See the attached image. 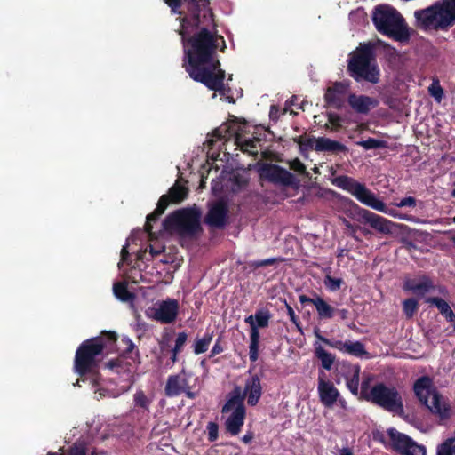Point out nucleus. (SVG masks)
Returning <instances> with one entry per match:
<instances>
[{
  "label": "nucleus",
  "mask_w": 455,
  "mask_h": 455,
  "mask_svg": "<svg viewBox=\"0 0 455 455\" xmlns=\"http://www.w3.org/2000/svg\"><path fill=\"white\" fill-rule=\"evenodd\" d=\"M173 12L181 13L186 8L189 15L182 19L180 34L182 36L185 55L188 60L186 71L195 81L210 90H224L225 72L220 69L216 51L223 37L217 36L212 13L206 0H165Z\"/></svg>",
  "instance_id": "nucleus-1"
},
{
  "label": "nucleus",
  "mask_w": 455,
  "mask_h": 455,
  "mask_svg": "<svg viewBox=\"0 0 455 455\" xmlns=\"http://www.w3.org/2000/svg\"><path fill=\"white\" fill-rule=\"evenodd\" d=\"M416 26L425 30H447L455 24V0H441L414 12Z\"/></svg>",
  "instance_id": "nucleus-2"
},
{
  "label": "nucleus",
  "mask_w": 455,
  "mask_h": 455,
  "mask_svg": "<svg viewBox=\"0 0 455 455\" xmlns=\"http://www.w3.org/2000/svg\"><path fill=\"white\" fill-rule=\"evenodd\" d=\"M372 21L376 29L396 41L409 39V32L405 20L398 11L390 5H379L372 13Z\"/></svg>",
  "instance_id": "nucleus-3"
},
{
  "label": "nucleus",
  "mask_w": 455,
  "mask_h": 455,
  "mask_svg": "<svg viewBox=\"0 0 455 455\" xmlns=\"http://www.w3.org/2000/svg\"><path fill=\"white\" fill-rule=\"evenodd\" d=\"M332 184L347 191L361 204L382 213L396 217L394 210H390L387 204L379 199L364 184L357 181L352 177L340 175L332 180Z\"/></svg>",
  "instance_id": "nucleus-4"
},
{
  "label": "nucleus",
  "mask_w": 455,
  "mask_h": 455,
  "mask_svg": "<svg viewBox=\"0 0 455 455\" xmlns=\"http://www.w3.org/2000/svg\"><path fill=\"white\" fill-rule=\"evenodd\" d=\"M347 68L351 76L356 81L363 79L376 84L379 79V70L377 68L371 44H361L351 56Z\"/></svg>",
  "instance_id": "nucleus-5"
},
{
  "label": "nucleus",
  "mask_w": 455,
  "mask_h": 455,
  "mask_svg": "<svg viewBox=\"0 0 455 455\" xmlns=\"http://www.w3.org/2000/svg\"><path fill=\"white\" fill-rule=\"evenodd\" d=\"M416 396L432 413L445 419L451 417V408L447 400L435 388L429 377L423 376L417 379L413 387Z\"/></svg>",
  "instance_id": "nucleus-6"
},
{
  "label": "nucleus",
  "mask_w": 455,
  "mask_h": 455,
  "mask_svg": "<svg viewBox=\"0 0 455 455\" xmlns=\"http://www.w3.org/2000/svg\"><path fill=\"white\" fill-rule=\"evenodd\" d=\"M164 228L181 237H192L200 230L199 215L192 210H180L169 215L163 222Z\"/></svg>",
  "instance_id": "nucleus-7"
},
{
  "label": "nucleus",
  "mask_w": 455,
  "mask_h": 455,
  "mask_svg": "<svg viewBox=\"0 0 455 455\" xmlns=\"http://www.w3.org/2000/svg\"><path fill=\"white\" fill-rule=\"evenodd\" d=\"M369 402L389 412L398 415L403 414L402 396L394 387H388L383 383L376 384L370 390Z\"/></svg>",
  "instance_id": "nucleus-8"
},
{
  "label": "nucleus",
  "mask_w": 455,
  "mask_h": 455,
  "mask_svg": "<svg viewBox=\"0 0 455 455\" xmlns=\"http://www.w3.org/2000/svg\"><path fill=\"white\" fill-rule=\"evenodd\" d=\"M104 347L101 339L84 341L78 347L75 357V370L79 375L92 371L96 366V356L100 355Z\"/></svg>",
  "instance_id": "nucleus-9"
},
{
  "label": "nucleus",
  "mask_w": 455,
  "mask_h": 455,
  "mask_svg": "<svg viewBox=\"0 0 455 455\" xmlns=\"http://www.w3.org/2000/svg\"><path fill=\"white\" fill-rule=\"evenodd\" d=\"M235 395L228 400L222 408V413L228 414L225 420L226 430L232 435H237L245 419V407L240 397V387H236Z\"/></svg>",
  "instance_id": "nucleus-10"
},
{
  "label": "nucleus",
  "mask_w": 455,
  "mask_h": 455,
  "mask_svg": "<svg viewBox=\"0 0 455 455\" xmlns=\"http://www.w3.org/2000/svg\"><path fill=\"white\" fill-rule=\"evenodd\" d=\"M271 315L267 310H258L254 315H251L244 320L250 325L249 357L251 362H256L259 357V328L267 327Z\"/></svg>",
  "instance_id": "nucleus-11"
},
{
  "label": "nucleus",
  "mask_w": 455,
  "mask_h": 455,
  "mask_svg": "<svg viewBox=\"0 0 455 455\" xmlns=\"http://www.w3.org/2000/svg\"><path fill=\"white\" fill-rule=\"evenodd\" d=\"M187 194L188 188L183 185L176 183L170 188L168 195H164L160 197L156 209L148 215L145 224V230L151 238L154 235L151 222L156 220L157 218L164 212L170 201L172 203H180L187 197Z\"/></svg>",
  "instance_id": "nucleus-12"
},
{
  "label": "nucleus",
  "mask_w": 455,
  "mask_h": 455,
  "mask_svg": "<svg viewBox=\"0 0 455 455\" xmlns=\"http://www.w3.org/2000/svg\"><path fill=\"white\" fill-rule=\"evenodd\" d=\"M388 443L395 451L403 455H426V449L417 444L408 435L397 431L395 428L387 430Z\"/></svg>",
  "instance_id": "nucleus-13"
},
{
  "label": "nucleus",
  "mask_w": 455,
  "mask_h": 455,
  "mask_svg": "<svg viewBox=\"0 0 455 455\" xmlns=\"http://www.w3.org/2000/svg\"><path fill=\"white\" fill-rule=\"evenodd\" d=\"M179 303L174 299L156 302L147 309V315L162 323H171L177 318Z\"/></svg>",
  "instance_id": "nucleus-14"
},
{
  "label": "nucleus",
  "mask_w": 455,
  "mask_h": 455,
  "mask_svg": "<svg viewBox=\"0 0 455 455\" xmlns=\"http://www.w3.org/2000/svg\"><path fill=\"white\" fill-rule=\"evenodd\" d=\"M259 172L261 178L274 183L291 185L294 180V177L290 172L275 164H264Z\"/></svg>",
  "instance_id": "nucleus-15"
},
{
  "label": "nucleus",
  "mask_w": 455,
  "mask_h": 455,
  "mask_svg": "<svg viewBox=\"0 0 455 455\" xmlns=\"http://www.w3.org/2000/svg\"><path fill=\"white\" fill-rule=\"evenodd\" d=\"M347 91V85L344 83L336 82L329 86L324 94L326 105L340 109L344 106Z\"/></svg>",
  "instance_id": "nucleus-16"
},
{
  "label": "nucleus",
  "mask_w": 455,
  "mask_h": 455,
  "mask_svg": "<svg viewBox=\"0 0 455 455\" xmlns=\"http://www.w3.org/2000/svg\"><path fill=\"white\" fill-rule=\"evenodd\" d=\"M317 391L321 403L328 408H331L334 405L340 395L331 381L326 380L321 376L318 378Z\"/></svg>",
  "instance_id": "nucleus-17"
},
{
  "label": "nucleus",
  "mask_w": 455,
  "mask_h": 455,
  "mask_svg": "<svg viewBox=\"0 0 455 455\" xmlns=\"http://www.w3.org/2000/svg\"><path fill=\"white\" fill-rule=\"evenodd\" d=\"M339 373L344 376L348 390L354 395H359L360 367L356 364L343 363L339 366Z\"/></svg>",
  "instance_id": "nucleus-18"
},
{
  "label": "nucleus",
  "mask_w": 455,
  "mask_h": 455,
  "mask_svg": "<svg viewBox=\"0 0 455 455\" xmlns=\"http://www.w3.org/2000/svg\"><path fill=\"white\" fill-rule=\"evenodd\" d=\"M347 102L353 110L358 114L367 115L379 105V100L366 95L350 94Z\"/></svg>",
  "instance_id": "nucleus-19"
},
{
  "label": "nucleus",
  "mask_w": 455,
  "mask_h": 455,
  "mask_svg": "<svg viewBox=\"0 0 455 455\" xmlns=\"http://www.w3.org/2000/svg\"><path fill=\"white\" fill-rule=\"evenodd\" d=\"M262 395V387L260 379L257 375H253L247 379L244 386V390L240 397L247 396V403L251 406H254L258 403Z\"/></svg>",
  "instance_id": "nucleus-20"
},
{
  "label": "nucleus",
  "mask_w": 455,
  "mask_h": 455,
  "mask_svg": "<svg viewBox=\"0 0 455 455\" xmlns=\"http://www.w3.org/2000/svg\"><path fill=\"white\" fill-rule=\"evenodd\" d=\"M188 382L184 371L168 377L164 387L165 395L169 397L178 396L188 387Z\"/></svg>",
  "instance_id": "nucleus-21"
},
{
  "label": "nucleus",
  "mask_w": 455,
  "mask_h": 455,
  "mask_svg": "<svg viewBox=\"0 0 455 455\" xmlns=\"http://www.w3.org/2000/svg\"><path fill=\"white\" fill-rule=\"evenodd\" d=\"M366 214L367 217L363 222L368 223L372 228L381 234H392L395 231V228L397 227L396 223L374 212H369Z\"/></svg>",
  "instance_id": "nucleus-22"
},
{
  "label": "nucleus",
  "mask_w": 455,
  "mask_h": 455,
  "mask_svg": "<svg viewBox=\"0 0 455 455\" xmlns=\"http://www.w3.org/2000/svg\"><path fill=\"white\" fill-rule=\"evenodd\" d=\"M228 208L222 202L212 205L206 216V222L215 228H223L226 224Z\"/></svg>",
  "instance_id": "nucleus-23"
},
{
  "label": "nucleus",
  "mask_w": 455,
  "mask_h": 455,
  "mask_svg": "<svg viewBox=\"0 0 455 455\" xmlns=\"http://www.w3.org/2000/svg\"><path fill=\"white\" fill-rule=\"evenodd\" d=\"M434 288L430 279L423 276L419 279H411L405 282L404 289L411 291L413 294L423 296Z\"/></svg>",
  "instance_id": "nucleus-24"
},
{
  "label": "nucleus",
  "mask_w": 455,
  "mask_h": 455,
  "mask_svg": "<svg viewBox=\"0 0 455 455\" xmlns=\"http://www.w3.org/2000/svg\"><path fill=\"white\" fill-rule=\"evenodd\" d=\"M342 204L344 207V212L350 218L357 221H364L367 217L366 213H369V210L360 207L353 200L347 197H342Z\"/></svg>",
  "instance_id": "nucleus-25"
},
{
  "label": "nucleus",
  "mask_w": 455,
  "mask_h": 455,
  "mask_svg": "<svg viewBox=\"0 0 455 455\" xmlns=\"http://www.w3.org/2000/svg\"><path fill=\"white\" fill-rule=\"evenodd\" d=\"M333 345L334 348L355 356H363L367 354L364 346L360 341L343 342L341 340H336Z\"/></svg>",
  "instance_id": "nucleus-26"
},
{
  "label": "nucleus",
  "mask_w": 455,
  "mask_h": 455,
  "mask_svg": "<svg viewBox=\"0 0 455 455\" xmlns=\"http://www.w3.org/2000/svg\"><path fill=\"white\" fill-rule=\"evenodd\" d=\"M347 150V147L339 141L332 140L325 137L317 138L315 151L338 153L345 152Z\"/></svg>",
  "instance_id": "nucleus-27"
},
{
  "label": "nucleus",
  "mask_w": 455,
  "mask_h": 455,
  "mask_svg": "<svg viewBox=\"0 0 455 455\" xmlns=\"http://www.w3.org/2000/svg\"><path fill=\"white\" fill-rule=\"evenodd\" d=\"M314 306L319 319H331L335 315L336 309L318 295L314 298Z\"/></svg>",
  "instance_id": "nucleus-28"
},
{
  "label": "nucleus",
  "mask_w": 455,
  "mask_h": 455,
  "mask_svg": "<svg viewBox=\"0 0 455 455\" xmlns=\"http://www.w3.org/2000/svg\"><path fill=\"white\" fill-rule=\"evenodd\" d=\"M235 144L243 152H248L249 154L251 155L258 154V145L259 144V140L256 138L246 139L241 134H237L235 136Z\"/></svg>",
  "instance_id": "nucleus-29"
},
{
  "label": "nucleus",
  "mask_w": 455,
  "mask_h": 455,
  "mask_svg": "<svg viewBox=\"0 0 455 455\" xmlns=\"http://www.w3.org/2000/svg\"><path fill=\"white\" fill-rule=\"evenodd\" d=\"M427 303L435 305L439 312L443 315L447 321L453 322L455 320V315L451 310L449 304L443 299L433 297L427 299Z\"/></svg>",
  "instance_id": "nucleus-30"
},
{
  "label": "nucleus",
  "mask_w": 455,
  "mask_h": 455,
  "mask_svg": "<svg viewBox=\"0 0 455 455\" xmlns=\"http://www.w3.org/2000/svg\"><path fill=\"white\" fill-rule=\"evenodd\" d=\"M315 356L321 361L322 366L325 370H331L334 363L335 356L327 352L321 345H315Z\"/></svg>",
  "instance_id": "nucleus-31"
},
{
  "label": "nucleus",
  "mask_w": 455,
  "mask_h": 455,
  "mask_svg": "<svg viewBox=\"0 0 455 455\" xmlns=\"http://www.w3.org/2000/svg\"><path fill=\"white\" fill-rule=\"evenodd\" d=\"M115 296L123 302H132L134 299V295L127 289V284L124 283H116L113 286Z\"/></svg>",
  "instance_id": "nucleus-32"
},
{
  "label": "nucleus",
  "mask_w": 455,
  "mask_h": 455,
  "mask_svg": "<svg viewBox=\"0 0 455 455\" xmlns=\"http://www.w3.org/2000/svg\"><path fill=\"white\" fill-rule=\"evenodd\" d=\"M212 338V332H206L203 338L196 339L194 344V353L199 355L207 351Z\"/></svg>",
  "instance_id": "nucleus-33"
},
{
  "label": "nucleus",
  "mask_w": 455,
  "mask_h": 455,
  "mask_svg": "<svg viewBox=\"0 0 455 455\" xmlns=\"http://www.w3.org/2000/svg\"><path fill=\"white\" fill-rule=\"evenodd\" d=\"M134 403L144 410H148L151 403V399L147 397L142 391H137L134 394Z\"/></svg>",
  "instance_id": "nucleus-34"
},
{
  "label": "nucleus",
  "mask_w": 455,
  "mask_h": 455,
  "mask_svg": "<svg viewBox=\"0 0 455 455\" xmlns=\"http://www.w3.org/2000/svg\"><path fill=\"white\" fill-rule=\"evenodd\" d=\"M341 126V117L335 113H328V122L325 124L327 129L338 131Z\"/></svg>",
  "instance_id": "nucleus-35"
},
{
  "label": "nucleus",
  "mask_w": 455,
  "mask_h": 455,
  "mask_svg": "<svg viewBox=\"0 0 455 455\" xmlns=\"http://www.w3.org/2000/svg\"><path fill=\"white\" fill-rule=\"evenodd\" d=\"M47 455H86L85 448L83 444L76 443L67 452L56 453L49 452Z\"/></svg>",
  "instance_id": "nucleus-36"
},
{
  "label": "nucleus",
  "mask_w": 455,
  "mask_h": 455,
  "mask_svg": "<svg viewBox=\"0 0 455 455\" xmlns=\"http://www.w3.org/2000/svg\"><path fill=\"white\" fill-rule=\"evenodd\" d=\"M418 309V302L414 299L403 301V311L408 317H411Z\"/></svg>",
  "instance_id": "nucleus-37"
},
{
  "label": "nucleus",
  "mask_w": 455,
  "mask_h": 455,
  "mask_svg": "<svg viewBox=\"0 0 455 455\" xmlns=\"http://www.w3.org/2000/svg\"><path fill=\"white\" fill-rule=\"evenodd\" d=\"M428 92L438 102L441 101L443 96V91L438 82H434L428 88Z\"/></svg>",
  "instance_id": "nucleus-38"
},
{
  "label": "nucleus",
  "mask_w": 455,
  "mask_h": 455,
  "mask_svg": "<svg viewBox=\"0 0 455 455\" xmlns=\"http://www.w3.org/2000/svg\"><path fill=\"white\" fill-rule=\"evenodd\" d=\"M356 144L365 149H373L381 147L382 142L376 139L369 138L366 140L357 141Z\"/></svg>",
  "instance_id": "nucleus-39"
},
{
  "label": "nucleus",
  "mask_w": 455,
  "mask_h": 455,
  "mask_svg": "<svg viewBox=\"0 0 455 455\" xmlns=\"http://www.w3.org/2000/svg\"><path fill=\"white\" fill-rule=\"evenodd\" d=\"M372 379H373L372 376L368 375L367 377H365L363 379V380L362 381V384H361V391H360L361 398H363L367 401H369V393H370L369 385Z\"/></svg>",
  "instance_id": "nucleus-40"
},
{
  "label": "nucleus",
  "mask_w": 455,
  "mask_h": 455,
  "mask_svg": "<svg viewBox=\"0 0 455 455\" xmlns=\"http://www.w3.org/2000/svg\"><path fill=\"white\" fill-rule=\"evenodd\" d=\"M324 283L326 287L331 291H338L342 283V280L339 278H333L331 276H326Z\"/></svg>",
  "instance_id": "nucleus-41"
},
{
  "label": "nucleus",
  "mask_w": 455,
  "mask_h": 455,
  "mask_svg": "<svg viewBox=\"0 0 455 455\" xmlns=\"http://www.w3.org/2000/svg\"><path fill=\"white\" fill-rule=\"evenodd\" d=\"M296 141L301 147L315 150V145H316V142H317V139H315V138H307V137H299L298 139H296Z\"/></svg>",
  "instance_id": "nucleus-42"
},
{
  "label": "nucleus",
  "mask_w": 455,
  "mask_h": 455,
  "mask_svg": "<svg viewBox=\"0 0 455 455\" xmlns=\"http://www.w3.org/2000/svg\"><path fill=\"white\" fill-rule=\"evenodd\" d=\"M208 439L211 442H214L218 438L219 427L214 422H209L207 425Z\"/></svg>",
  "instance_id": "nucleus-43"
},
{
  "label": "nucleus",
  "mask_w": 455,
  "mask_h": 455,
  "mask_svg": "<svg viewBox=\"0 0 455 455\" xmlns=\"http://www.w3.org/2000/svg\"><path fill=\"white\" fill-rule=\"evenodd\" d=\"M188 336L185 332H180L175 340V346L172 349H175V352H180L183 346L187 341Z\"/></svg>",
  "instance_id": "nucleus-44"
},
{
  "label": "nucleus",
  "mask_w": 455,
  "mask_h": 455,
  "mask_svg": "<svg viewBox=\"0 0 455 455\" xmlns=\"http://www.w3.org/2000/svg\"><path fill=\"white\" fill-rule=\"evenodd\" d=\"M120 346H122V351L124 353H131L134 349L133 342L127 337H123L120 340Z\"/></svg>",
  "instance_id": "nucleus-45"
},
{
  "label": "nucleus",
  "mask_w": 455,
  "mask_h": 455,
  "mask_svg": "<svg viewBox=\"0 0 455 455\" xmlns=\"http://www.w3.org/2000/svg\"><path fill=\"white\" fill-rule=\"evenodd\" d=\"M290 168L299 173L306 172V166L300 160L297 158L290 162Z\"/></svg>",
  "instance_id": "nucleus-46"
},
{
  "label": "nucleus",
  "mask_w": 455,
  "mask_h": 455,
  "mask_svg": "<svg viewBox=\"0 0 455 455\" xmlns=\"http://www.w3.org/2000/svg\"><path fill=\"white\" fill-rule=\"evenodd\" d=\"M416 205V199L412 196H408L402 199L399 203L395 204V206L399 208L403 207H414Z\"/></svg>",
  "instance_id": "nucleus-47"
},
{
  "label": "nucleus",
  "mask_w": 455,
  "mask_h": 455,
  "mask_svg": "<svg viewBox=\"0 0 455 455\" xmlns=\"http://www.w3.org/2000/svg\"><path fill=\"white\" fill-rule=\"evenodd\" d=\"M275 262H276L275 258H270V259H263V260L253 261L250 264V266L254 268H259L261 267L273 265Z\"/></svg>",
  "instance_id": "nucleus-48"
},
{
  "label": "nucleus",
  "mask_w": 455,
  "mask_h": 455,
  "mask_svg": "<svg viewBox=\"0 0 455 455\" xmlns=\"http://www.w3.org/2000/svg\"><path fill=\"white\" fill-rule=\"evenodd\" d=\"M228 129L226 127H220L213 132V136L218 139H226Z\"/></svg>",
  "instance_id": "nucleus-49"
},
{
  "label": "nucleus",
  "mask_w": 455,
  "mask_h": 455,
  "mask_svg": "<svg viewBox=\"0 0 455 455\" xmlns=\"http://www.w3.org/2000/svg\"><path fill=\"white\" fill-rule=\"evenodd\" d=\"M314 333H315V336L319 340H321V341H322V342H323L324 344H326V345H328V346H330V347H333V348H334V345H333V344H334V341H331L330 339H326V338L323 337V336L321 335V333H320V330H319V329H315V331H314Z\"/></svg>",
  "instance_id": "nucleus-50"
},
{
  "label": "nucleus",
  "mask_w": 455,
  "mask_h": 455,
  "mask_svg": "<svg viewBox=\"0 0 455 455\" xmlns=\"http://www.w3.org/2000/svg\"><path fill=\"white\" fill-rule=\"evenodd\" d=\"M342 224L350 231V234L354 235L356 231V228L353 226L347 219L341 218Z\"/></svg>",
  "instance_id": "nucleus-51"
},
{
  "label": "nucleus",
  "mask_w": 455,
  "mask_h": 455,
  "mask_svg": "<svg viewBox=\"0 0 455 455\" xmlns=\"http://www.w3.org/2000/svg\"><path fill=\"white\" fill-rule=\"evenodd\" d=\"M287 312H288V315H289L291 321L299 327L298 318H297V316L295 315V312L292 309V307L291 306H289V305H287Z\"/></svg>",
  "instance_id": "nucleus-52"
},
{
  "label": "nucleus",
  "mask_w": 455,
  "mask_h": 455,
  "mask_svg": "<svg viewBox=\"0 0 455 455\" xmlns=\"http://www.w3.org/2000/svg\"><path fill=\"white\" fill-rule=\"evenodd\" d=\"M222 351H223V348L220 346V344L219 342H216L211 351V356L218 355V354L221 353Z\"/></svg>",
  "instance_id": "nucleus-53"
},
{
  "label": "nucleus",
  "mask_w": 455,
  "mask_h": 455,
  "mask_svg": "<svg viewBox=\"0 0 455 455\" xmlns=\"http://www.w3.org/2000/svg\"><path fill=\"white\" fill-rule=\"evenodd\" d=\"M299 300L302 304L309 303V304H313L314 305V298H312V299L308 298L307 296H306L304 294L299 296Z\"/></svg>",
  "instance_id": "nucleus-54"
},
{
  "label": "nucleus",
  "mask_w": 455,
  "mask_h": 455,
  "mask_svg": "<svg viewBox=\"0 0 455 455\" xmlns=\"http://www.w3.org/2000/svg\"><path fill=\"white\" fill-rule=\"evenodd\" d=\"M253 439V434L252 433H247L246 435H244L242 438V441L244 443H249L251 442V440Z\"/></svg>",
  "instance_id": "nucleus-55"
},
{
  "label": "nucleus",
  "mask_w": 455,
  "mask_h": 455,
  "mask_svg": "<svg viewBox=\"0 0 455 455\" xmlns=\"http://www.w3.org/2000/svg\"><path fill=\"white\" fill-rule=\"evenodd\" d=\"M338 313L342 319H347L349 312L347 309H340L338 311Z\"/></svg>",
  "instance_id": "nucleus-56"
},
{
  "label": "nucleus",
  "mask_w": 455,
  "mask_h": 455,
  "mask_svg": "<svg viewBox=\"0 0 455 455\" xmlns=\"http://www.w3.org/2000/svg\"><path fill=\"white\" fill-rule=\"evenodd\" d=\"M182 393H185L186 395L188 398H194L195 397V394L189 390V386L188 385V387L186 388V390L183 391Z\"/></svg>",
  "instance_id": "nucleus-57"
},
{
  "label": "nucleus",
  "mask_w": 455,
  "mask_h": 455,
  "mask_svg": "<svg viewBox=\"0 0 455 455\" xmlns=\"http://www.w3.org/2000/svg\"><path fill=\"white\" fill-rule=\"evenodd\" d=\"M180 352H175V349H172V357H171V360H172V363L173 364L176 361H177V355Z\"/></svg>",
  "instance_id": "nucleus-58"
},
{
  "label": "nucleus",
  "mask_w": 455,
  "mask_h": 455,
  "mask_svg": "<svg viewBox=\"0 0 455 455\" xmlns=\"http://www.w3.org/2000/svg\"><path fill=\"white\" fill-rule=\"evenodd\" d=\"M121 255H122V259H124L125 257L128 255V251H127V249H126V246H124L122 251H121Z\"/></svg>",
  "instance_id": "nucleus-59"
},
{
  "label": "nucleus",
  "mask_w": 455,
  "mask_h": 455,
  "mask_svg": "<svg viewBox=\"0 0 455 455\" xmlns=\"http://www.w3.org/2000/svg\"><path fill=\"white\" fill-rule=\"evenodd\" d=\"M339 404H340V406H341L342 408H344V409H346V408H347V403H346V401H345V400H343V399H339Z\"/></svg>",
  "instance_id": "nucleus-60"
},
{
  "label": "nucleus",
  "mask_w": 455,
  "mask_h": 455,
  "mask_svg": "<svg viewBox=\"0 0 455 455\" xmlns=\"http://www.w3.org/2000/svg\"><path fill=\"white\" fill-rule=\"evenodd\" d=\"M416 246L412 243H408V248L411 250V248H415Z\"/></svg>",
  "instance_id": "nucleus-61"
},
{
  "label": "nucleus",
  "mask_w": 455,
  "mask_h": 455,
  "mask_svg": "<svg viewBox=\"0 0 455 455\" xmlns=\"http://www.w3.org/2000/svg\"><path fill=\"white\" fill-rule=\"evenodd\" d=\"M151 253H153V254H157V253H158V251H156V250H151Z\"/></svg>",
  "instance_id": "nucleus-62"
},
{
  "label": "nucleus",
  "mask_w": 455,
  "mask_h": 455,
  "mask_svg": "<svg viewBox=\"0 0 455 455\" xmlns=\"http://www.w3.org/2000/svg\"><path fill=\"white\" fill-rule=\"evenodd\" d=\"M151 253H153V254H157V253H158V251H156V250H151Z\"/></svg>",
  "instance_id": "nucleus-63"
},
{
  "label": "nucleus",
  "mask_w": 455,
  "mask_h": 455,
  "mask_svg": "<svg viewBox=\"0 0 455 455\" xmlns=\"http://www.w3.org/2000/svg\"><path fill=\"white\" fill-rule=\"evenodd\" d=\"M454 329H455V324L453 325Z\"/></svg>",
  "instance_id": "nucleus-64"
}]
</instances>
